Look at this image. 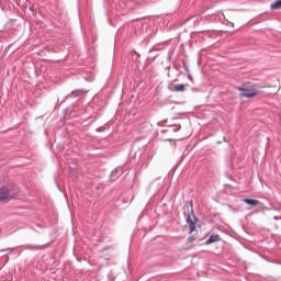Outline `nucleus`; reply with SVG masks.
I'll return each mask as SVG.
<instances>
[{
	"instance_id": "obj_1",
	"label": "nucleus",
	"mask_w": 281,
	"mask_h": 281,
	"mask_svg": "<svg viewBox=\"0 0 281 281\" xmlns=\"http://www.w3.org/2000/svg\"><path fill=\"white\" fill-rule=\"evenodd\" d=\"M238 91H241V93L239 94L240 98H256V95H258L260 93V91H258V89H256L254 86L251 87H247L245 86L237 88Z\"/></svg>"
},
{
	"instance_id": "obj_7",
	"label": "nucleus",
	"mask_w": 281,
	"mask_h": 281,
	"mask_svg": "<svg viewBox=\"0 0 281 281\" xmlns=\"http://www.w3.org/2000/svg\"><path fill=\"white\" fill-rule=\"evenodd\" d=\"M173 91H176V92H181V91H186V85H183V83H178V85H175L173 86Z\"/></svg>"
},
{
	"instance_id": "obj_8",
	"label": "nucleus",
	"mask_w": 281,
	"mask_h": 281,
	"mask_svg": "<svg viewBox=\"0 0 281 281\" xmlns=\"http://www.w3.org/2000/svg\"><path fill=\"white\" fill-rule=\"evenodd\" d=\"M168 128H171L172 133H179L181 131L180 124L169 125Z\"/></svg>"
},
{
	"instance_id": "obj_10",
	"label": "nucleus",
	"mask_w": 281,
	"mask_h": 281,
	"mask_svg": "<svg viewBox=\"0 0 281 281\" xmlns=\"http://www.w3.org/2000/svg\"><path fill=\"white\" fill-rule=\"evenodd\" d=\"M103 131H105V127H104V126H101V127H98V128H97V133H103Z\"/></svg>"
},
{
	"instance_id": "obj_2",
	"label": "nucleus",
	"mask_w": 281,
	"mask_h": 281,
	"mask_svg": "<svg viewBox=\"0 0 281 281\" xmlns=\"http://www.w3.org/2000/svg\"><path fill=\"white\" fill-rule=\"evenodd\" d=\"M14 199V192L5 187L0 189V201L8 203V201H12Z\"/></svg>"
},
{
	"instance_id": "obj_13",
	"label": "nucleus",
	"mask_w": 281,
	"mask_h": 281,
	"mask_svg": "<svg viewBox=\"0 0 281 281\" xmlns=\"http://www.w3.org/2000/svg\"><path fill=\"white\" fill-rule=\"evenodd\" d=\"M161 133H168V130H161Z\"/></svg>"
},
{
	"instance_id": "obj_11",
	"label": "nucleus",
	"mask_w": 281,
	"mask_h": 281,
	"mask_svg": "<svg viewBox=\"0 0 281 281\" xmlns=\"http://www.w3.org/2000/svg\"><path fill=\"white\" fill-rule=\"evenodd\" d=\"M14 248H7V249H2V250H0L1 252H3V251H12Z\"/></svg>"
},
{
	"instance_id": "obj_4",
	"label": "nucleus",
	"mask_w": 281,
	"mask_h": 281,
	"mask_svg": "<svg viewBox=\"0 0 281 281\" xmlns=\"http://www.w3.org/2000/svg\"><path fill=\"white\" fill-rule=\"evenodd\" d=\"M80 93H88V91L82 90V89L75 90L70 94H68L66 98H78V95H80Z\"/></svg>"
},
{
	"instance_id": "obj_3",
	"label": "nucleus",
	"mask_w": 281,
	"mask_h": 281,
	"mask_svg": "<svg viewBox=\"0 0 281 281\" xmlns=\"http://www.w3.org/2000/svg\"><path fill=\"white\" fill-rule=\"evenodd\" d=\"M218 240H221V236L211 235L209 239L205 241V245H212V243H218Z\"/></svg>"
},
{
	"instance_id": "obj_14",
	"label": "nucleus",
	"mask_w": 281,
	"mask_h": 281,
	"mask_svg": "<svg viewBox=\"0 0 281 281\" xmlns=\"http://www.w3.org/2000/svg\"><path fill=\"white\" fill-rule=\"evenodd\" d=\"M188 78H189L190 80H192V76H191V75H189Z\"/></svg>"
},
{
	"instance_id": "obj_6",
	"label": "nucleus",
	"mask_w": 281,
	"mask_h": 281,
	"mask_svg": "<svg viewBox=\"0 0 281 281\" xmlns=\"http://www.w3.org/2000/svg\"><path fill=\"white\" fill-rule=\"evenodd\" d=\"M271 10H281V0H277L270 4Z\"/></svg>"
},
{
	"instance_id": "obj_5",
	"label": "nucleus",
	"mask_w": 281,
	"mask_h": 281,
	"mask_svg": "<svg viewBox=\"0 0 281 281\" xmlns=\"http://www.w3.org/2000/svg\"><path fill=\"white\" fill-rule=\"evenodd\" d=\"M243 202L246 203V205H260V201L258 200L244 199Z\"/></svg>"
},
{
	"instance_id": "obj_12",
	"label": "nucleus",
	"mask_w": 281,
	"mask_h": 281,
	"mask_svg": "<svg viewBox=\"0 0 281 281\" xmlns=\"http://www.w3.org/2000/svg\"><path fill=\"white\" fill-rule=\"evenodd\" d=\"M273 221H281V217L274 216Z\"/></svg>"
},
{
	"instance_id": "obj_9",
	"label": "nucleus",
	"mask_w": 281,
	"mask_h": 281,
	"mask_svg": "<svg viewBox=\"0 0 281 281\" xmlns=\"http://www.w3.org/2000/svg\"><path fill=\"white\" fill-rule=\"evenodd\" d=\"M187 223L189 225L190 232H194L195 227H194V222L192 221V218L188 217Z\"/></svg>"
}]
</instances>
